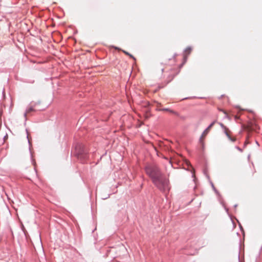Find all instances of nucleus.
<instances>
[{"label":"nucleus","instance_id":"nucleus-1","mask_svg":"<svg viewBox=\"0 0 262 262\" xmlns=\"http://www.w3.org/2000/svg\"><path fill=\"white\" fill-rule=\"evenodd\" d=\"M145 171L154 185L159 189L165 190L168 189L169 181L157 165H148L145 167Z\"/></svg>","mask_w":262,"mask_h":262},{"label":"nucleus","instance_id":"nucleus-2","mask_svg":"<svg viewBox=\"0 0 262 262\" xmlns=\"http://www.w3.org/2000/svg\"><path fill=\"white\" fill-rule=\"evenodd\" d=\"M257 125L254 121H251L249 122L245 126V129L249 132L256 130L257 129Z\"/></svg>","mask_w":262,"mask_h":262},{"label":"nucleus","instance_id":"nucleus-3","mask_svg":"<svg viewBox=\"0 0 262 262\" xmlns=\"http://www.w3.org/2000/svg\"><path fill=\"white\" fill-rule=\"evenodd\" d=\"M215 122H212L208 126V127L203 132V133L202 134V136L201 137V139L203 140L204 139L207 135L208 134V133L210 132L211 128L212 127L213 125L214 124Z\"/></svg>","mask_w":262,"mask_h":262},{"label":"nucleus","instance_id":"nucleus-4","mask_svg":"<svg viewBox=\"0 0 262 262\" xmlns=\"http://www.w3.org/2000/svg\"><path fill=\"white\" fill-rule=\"evenodd\" d=\"M221 126L224 129V132L226 134V135H227V136L229 138H230V130L228 129V128H227L226 127V126H225L223 123H220Z\"/></svg>","mask_w":262,"mask_h":262},{"label":"nucleus","instance_id":"nucleus-5","mask_svg":"<svg viewBox=\"0 0 262 262\" xmlns=\"http://www.w3.org/2000/svg\"><path fill=\"white\" fill-rule=\"evenodd\" d=\"M34 108L32 107H30V108H29L26 112V113H25V117H26L27 114H28L29 113H30V112H33L34 111Z\"/></svg>","mask_w":262,"mask_h":262},{"label":"nucleus","instance_id":"nucleus-6","mask_svg":"<svg viewBox=\"0 0 262 262\" xmlns=\"http://www.w3.org/2000/svg\"><path fill=\"white\" fill-rule=\"evenodd\" d=\"M160 111H167V112H170V113H172V114H177L176 112H175L174 111H172L171 110H170L169 108H163V109L160 110Z\"/></svg>","mask_w":262,"mask_h":262},{"label":"nucleus","instance_id":"nucleus-7","mask_svg":"<svg viewBox=\"0 0 262 262\" xmlns=\"http://www.w3.org/2000/svg\"><path fill=\"white\" fill-rule=\"evenodd\" d=\"M122 51H123V53H124L126 55H127L129 56V57H130L131 58H133V59H135L134 57L132 55L130 54L128 52H126V51H124V50H123Z\"/></svg>","mask_w":262,"mask_h":262},{"label":"nucleus","instance_id":"nucleus-8","mask_svg":"<svg viewBox=\"0 0 262 262\" xmlns=\"http://www.w3.org/2000/svg\"><path fill=\"white\" fill-rule=\"evenodd\" d=\"M230 140H231L232 141L234 142L235 141L236 139L235 138H232L231 137H230V138H229Z\"/></svg>","mask_w":262,"mask_h":262},{"label":"nucleus","instance_id":"nucleus-9","mask_svg":"<svg viewBox=\"0 0 262 262\" xmlns=\"http://www.w3.org/2000/svg\"><path fill=\"white\" fill-rule=\"evenodd\" d=\"M219 110H220V111L223 112L225 114H227V113L225 111L222 110V109H219Z\"/></svg>","mask_w":262,"mask_h":262},{"label":"nucleus","instance_id":"nucleus-10","mask_svg":"<svg viewBox=\"0 0 262 262\" xmlns=\"http://www.w3.org/2000/svg\"><path fill=\"white\" fill-rule=\"evenodd\" d=\"M187 164L188 165H190V162H187Z\"/></svg>","mask_w":262,"mask_h":262},{"label":"nucleus","instance_id":"nucleus-11","mask_svg":"<svg viewBox=\"0 0 262 262\" xmlns=\"http://www.w3.org/2000/svg\"><path fill=\"white\" fill-rule=\"evenodd\" d=\"M161 70H162V72L163 73V71H164V69H163V68H162V69H161Z\"/></svg>","mask_w":262,"mask_h":262}]
</instances>
